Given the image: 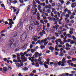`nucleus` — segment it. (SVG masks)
<instances>
[{"instance_id": "1", "label": "nucleus", "mask_w": 76, "mask_h": 76, "mask_svg": "<svg viewBox=\"0 0 76 76\" xmlns=\"http://www.w3.org/2000/svg\"><path fill=\"white\" fill-rule=\"evenodd\" d=\"M14 41V39H11L9 42V45L10 46L11 48H12V46L15 45V44H13Z\"/></svg>"}, {"instance_id": "2", "label": "nucleus", "mask_w": 76, "mask_h": 76, "mask_svg": "<svg viewBox=\"0 0 76 76\" xmlns=\"http://www.w3.org/2000/svg\"><path fill=\"white\" fill-rule=\"evenodd\" d=\"M24 21H25L23 19H21L20 20V23H22L20 24V25L19 26L20 29H21L23 28V24H22V23H23Z\"/></svg>"}, {"instance_id": "3", "label": "nucleus", "mask_w": 76, "mask_h": 76, "mask_svg": "<svg viewBox=\"0 0 76 76\" xmlns=\"http://www.w3.org/2000/svg\"><path fill=\"white\" fill-rule=\"evenodd\" d=\"M27 37L26 34H23L21 36V39L22 41H25Z\"/></svg>"}, {"instance_id": "4", "label": "nucleus", "mask_w": 76, "mask_h": 76, "mask_svg": "<svg viewBox=\"0 0 76 76\" xmlns=\"http://www.w3.org/2000/svg\"><path fill=\"white\" fill-rule=\"evenodd\" d=\"M30 25H31V26H33L34 28H36L35 26V23L33 21H31V24Z\"/></svg>"}, {"instance_id": "5", "label": "nucleus", "mask_w": 76, "mask_h": 76, "mask_svg": "<svg viewBox=\"0 0 76 76\" xmlns=\"http://www.w3.org/2000/svg\"><path fill=\"white\" fill-rule=\"evenodd\" d=\"M58 27H59V25L58 24H56L55 26H53V29L57 30V29H58Z\"/></svg>"}, {"instance_id": "6", "label": "nucleus", "mask_w": 76, "mask_h": 76, "mask_svg": "<svg viewBox=\"0 0 76 76\" xmlns=\"http://www.w3.org/2000/svg\"><path fill=\"white\" fill-rule=\"evenodd\" d=\"M8 69L6 67H4L3 68V73H5L6 72H7Z\"/></svg>"}, {"instance_id": "7", "label": "nucleus", "mask_w": 76, "mask_h": 76, "mask_svg": "<svg viewBox=\"0 0 76 76\" xmlns=\"http://www.w3.org/2000/svg\"><path fill=\"white\" fill-rule=\"evenodd\" d=\"M37 61H38V60L37 59H35V61L36 63V65H35V66H36V67H39V64H38V62H37Z\"/></svg>"}, {"instance_id": "8", "label": "nucleus", "mask_w": 76, "mask_h": 76, "mask_svg": "<svg viewBox=\"0 0 76 76\" xmlns=\"http://www.w3.org/2000/svg\"><path fill=\"white\" fill-rule=\"evenodd\" d=\"M29 30L30 31H31V30H32L33 29H35V27H33V26L30 25L29 27Z\"/></svg>"}, {"instance_id": "9", "label": "nucleus", "mask_w": 76, "mask_h": 76, "mask_svg": "<svg viewBox=\"0 0 76 76\" xmlns=\"http://www.w3.org/2000/svg\"><path fill=\"white\" fill-rule=\"evenodd\" d=\"M76 6V3H72L71 4V7L72 8H74Z\"/></svg>"}, {"instance_id": "10", "label": "nucleus", "mask_w": 76, "mask_h": 76, "mask_svg": "<svg viewBox=\"0 0 76 76\" xmlns=\"http://www.w3.org/2000/svg\"><path fill=\"white\" fill-rule=\"evenodd\" d=\"M35 54H34L33 55V57H35V58L37 57H38V54H39V53H38V52H35Z\"/></svg>"}, {"instance_id": "11", "label": "nucleus", "mask_w": 76, "mask_h": 76, "mask_svg": "<svg viewBox=\"0 0 76 76\" xmlns=\"http://www.w3.org/2000/svg\"><path fill=\"white\" fill-rule=\"evenodd\" d=\"M40 47L41 49H44V48H45V47L44 45H41Z\"/></svg>"}, {"instance_id": "12", "label": "nucleus", "mask_w": 76, "mask_h": 76, "mask_svg": "<svg viewBox=\"0 0 76 76\" xmlns=\"http://www.w3.org/2000/svg\"><path fill=\"white\" fill-rule=\"evenodd\" d=\"M31 51L32 53H34V51H36V49H31Z\"/></svg>"}, {"instance_id": "13", "label": "nucleus", "mask_w": 76, "mask_h": 76, "mask_svg": "<svg viewBox=\"0 0 76 76\" xmlns=\"http://www.w3.org/2000/svg\"><path fill=\"white\" fill-rule=\"evenodd\" d=\"M15 64H16V66H17L18 68H19V67H20L21 65H20V64L19 63H18L17 64L15 63Z\"/></svg>"}, {"instance_id": "14", "label": "nucleus", "mask_w": 76, "mask_h": 76, "mask_svg": "<svg viewBox=\"0 0 76 76\" xmlns=\"http://www.w3.org/2000/svg\"><path fill=\"white\" fill-rule=\"evenodd\" d=\"M43 65L46 68V69H48V66L47 64H44Z\"/></svg>"}, {"instance_id": "15", "label": "nucleus", "mask_w": 76, "mask_h": 76, "mask_svg": "<svg viewBox=\"0 0 76 76\" xmlns=\"http://www.w3.org/2000/svg\"><path fill=\"white\" fill-rule=\"evenodd\" d=\"M69 18L70 19H73L75 18V16L73 15H71L70 17H69Z\"/></svg>"}, {"instance_id": "16", "label": "nucleus", "mask_w": 76, "mask_h": 76, "mask_svg": "<svg viewBox=\"0 0 76 76\" xmlns=\"http://www.w3.org/2000/svg\"><path fill=\"white\" fill-rule=\"evenodd\" d=\"M63 16H64L62 14H61V17H60L61 19L59 20V22H61V20H63V19L62 18V17H63Z\"/></svg>"}, {"instance_id": "17", "label": "nucleus", "mask_w": 76, "mask_h": 76, "mask_svg": "<svg viewBox=\"0 0 76 76\" xmlns=\"http://www.w3.org/2000/svg\"><path fill=\"white\" fill-rule=\"evenodd\" d=\"M65 20L66 22L67 23H69V22H70V21L69 20L67 19V18H65Z\"/></svg>"}, {"instance_id": "18", "label": "nucleus", "mask_w": 76, "mask_h": 76, "mask_svg": "<svg viewBox=\"0 0 76 76\" xmlns=\"http://www.w3.org/2000/svg\"><path fill=\"white\" fill-rule=\"evenodd\" d=\"M41 30V28H39V27H37V31H39Z\"/></svg>"}, {"instance_id": "19", "label": "nucleus", "mask_w": 76, "mask_h": 76, "mask_svg": "<svg viewBox=\"0 0 76 76\" xmlns=\"http://www.w3.org/2000/svg\"><path fill=\"white\" fill-rule=\"evenodd\" d=\"M49 49L50 50H54V48L52 47H50V48H49Z\"/></svg>"}, {"instance_id": "20", "label": "nucleus", "mask_w": 76, "mask_h": 76, "mask_svg": "<svg viewBox=\"0 0 76 76\" xmlns=\"http://www.w3.org/2000/svg\"><path fill=\"white\" fill-rule=\"evenodd\" d=\"M40 42L41 40H39L37 41V42H36V44H39V43H40Z\"/></svg>"}, {"instance_id": "21", "label": "nucleus", "mask_w": 76, "mask_h": 76, "mask_svg": "<svg viewBox=\"0 0 76 76\" xmlns=\"http://www.w3.org/2000/svg\"><path fill=\"white\" fill-rule=\"evenodd\" d=\"M12 24H14V22L13 21H12L11 22H10L8 23V25H10Z\"/></svg>"}, {"instance_id": "22", "label": "nucleus", "mask_w": 76, "mask_h": 76, "mask_svg": "<svg viewBox=\"0 0 76 76\" xmlns=\"http://www.w3.org/2000/svg\"><path fill=\"white\" fill-rule=\"evenodd\" d=\"M48 9H52V7L51 6V5L50 4H49L48 5Z\"/></svg>"}, {"instance_id": "23", "label": "nucleus", "mask_w": 76, "mask_h": 76, "mask_svg": "<svg viewBox=\"0 0 76 76\" xmlns=\"http://www.w3.org/2000/svg\"><path fill=\"white\" fill-rule=\"evenodd\" d=\"M51 39H52V40H55V39H56V37L54 36L52 37Z\"/></svg>"}, {"instance_id": "24", "label": "nucleus", "mask_w": 76, "mask_h": 76, "mask_svg": "<svg viewBox=\"0 0 76 76\" xmlns=\"http://www.w3.org/2000/svg\"><path fill=\"white\" fill-rule=\"evenodd\" d=\"M73 54H74V52L71 51V52L70 53V56H72L73 55Z\"/></svg>"}, {"instance_id": "25", "label": "nucleus", "mask_w": 76, "mask_h": 76, "mask_svg": "<svg viewBox=\"0 0 76 76\" xmlns=\"http://www.w3.org/2000/svg\"><path fill=\"white\" fill-rule=\"evenodd\" d=\"M56 20V19L54 18H51L50 20H53L54 21V20Z\"/></svg>"}, {"instance_id": "26", "label": "nucleus", "mask_w": 76, "mask_h": 76, "mask_svg": "<svg viewBox=\"0 0 76 76\" xmlns=\"http://www.w3.org/2000/svg\"><path fill=\"white\" fill-rule=\"evenodd\" d=\"M68 13L69 14V15H72V13H71V11H70L68 10Z\"/></svg>"}, {"instance_id": "27", "label": "nucleus", "mask_w": 76, "mask_h": 76, "mask_svg": "<svg viewBox=\"0 0 76 76\" xmlns=\"http://www.w3.org/2000/svg\"><path fill=\"white\" fill-rule=\"evenodd\" d=\"M23 69L24 70H28V68H27V67H26L23 68Z\"/></svg>"}, {"instance_id": "28", "label": "nucleus", "mask_w": 76, "mask_h": 76, "mask_svg": "<svg viewBox=\"0 0 76 76\" xmlns=\"http://www.w3.org/2000/svg\"><path fill=\"white\" fill-rule=\"evenodd\" d=\"M20 50V48H18L15 50V51H19Z\"/></svg>"}, {"instance_id": "29", "label": "nucleus", "mask_w": 76, "mask_h": 76, "mask_svg": "<svg viewBox=\"0 0 76 76\" xmlns=\"http://www.w3.org/2000/svg\"><path fill=\"white\" fill-rule=\"evenodd\" d=\"M27 59H28V58L26 57L25 58V59L23 60V61H24V62H25V61H27Z\"/></svg>"}, {"instance_id": "30", "label": "nucleus", "mask_w": 76, "mask_h": 76, "mask_svg": "<svg viewBox=\"0 0 76 76\" xmlns=\"http://www.w3.org/2000/svg\"><path fill=\"white\" fill-rule=\"evenodd\" d=\"M55 51H58H58H60V49L57 48H55Z\"/></svg>"}, {"instance_id": "31", "label": "nucleus", "mask_w": 76, "mask_h": 76, "mask_svg": "<svg viewBox=\"0 0 76 76\" xmlns=\"http://www.w3.org/2000/svg\"><path fill=\"white\" fill-rule=\"evenodd\" d=\"M66 37H68L69 38H71V35L70 34H68L66 36Z\"/></svg>"}, {"instance_id": "32", "label": "nucleus", "mask_w": 76, "mask_h": 76, "mask_svg": "<svg viewBox=\"0 0 76 76\" xmlns=\"http://www.w3.org/2000/svg\"><path fill=\"white\" fill-rule=\"evenodd\" d=\"M74 41H75L71 40V42H70L71 44H74Z\"/></svg>"}, {"instance_id": "33", "label": "nucleus", "mask_w": 76, "mask_h": 76, "mask_svg": "<svg viewBox=\"0 0 76 76\" xmlns=\"http://www.w3.org/2000/svg\"><path fill=\"white\" fill-rule=\"evenodd\" d=\"M39 34L40 35V36H43V33H42V32H41L39 33Z\"/></svg>"}, {"instance_id": "34", "label": "nucleus", "mask_w": 76, "mask_h": 76, "mask_svg": "<svg viewBox=\"0 0 76 76\" xmlns=\"http://www.w3.org/2000/svg\"><path fill=\"white\" fill-rule=\"evenodd\" d=\"M48 13H50L51 12V10L50 9H48L47 10Z\"/></svg>"}, {"instance_id": "35", "label": "nucleus", "mask_w": 76, "mask_h": 76, "mask_svg": "<svg viewBox=\"0 0 76 76\" xmlns=\"http://www.w3.org/2000/svg\"><path fill=\"white\" fill-rule=\"evenodd\" d=\"M39 25V23L37 21H36V23L35 24V25H37L38 26Z\"/></svg>"}, {"instance_id": "36", "label": "nucleus", "mask_w": 76, "mask_h": 76, "mask_svg": "<svg viewBox=\"0 0 76 76\" xmlns=\"http://www.w3.org/2000/svg\"><path fill=\"white\" fill-rule=\"evenodd\" d=\"M43 42H46L47 41V38H46L45 39H43Z\"/></svg>"}, {"instance_id": "37", "label": "nucleus", "mask_w": 76, "mask_h": 76, "mask_svg": "<svg viewBox=\"0 0 76 76\" xmlns=\"http://www.w3.org/2000/svg\"><path fill=\"white\" fill-rule=\"evenodd\" d=\"M65 49H66V50L68 51V50H70V48H65Z\"/></svg>"}, {"instance_id": "38", "label": "nucleus", "mask_w": 76, "mask_h": 76, "mask_svg": "<svg viewBox=\"0 0 76 76\" xmlns=\"http://www.w3.org/2000/svg\"><path fill=\"white\" fill-rule=\"evenodd\" d=\"M1 7H5V6L3 4H1Z\"/></svg>"}, {"instance_id": "39", "label": "nucleus", "mask_w": 76, "mask_h": 76, "mask_svg": "<svg viewBox=\"0 0 76 76\" xmlns=\"http://www.w3.org/2000/svg\"><path fill=\"white\" fill-rule=\"evenodd\" d=\"M61 61H59L58 63V66H60V65H61Z\"/></svg>"}, {"instance_id": "40", "label": "nucleus", "mask_w": 76, "mask_h": 76, "mask_svg": "<svg viewBox=\"0 0 76 76\" xmlns=\"http://www.w3.org/2000/svg\"><path fill=\"white\" fill-rule=\"evenodd\" d=\"M67 42H71V39H68L67 40Z\"/></svg>"}, {"instance_id": "41", "label": "nucleus", "mask_w": 76, "mask_h": 76, "mask_svg": "<svg viewBox=\"0 0 76 76\" xmlns=\"http://www.w3.org/2000/svg\"><path fill=\"white\" fill-rule=\"evenodd\" d=\"M48 42H45L44 43V45H45V46H46V45H47V44H48Z\"/></svg>"}, {"instance_id": "42", "label": "nucleus", "mask_w": 76, "mask_h": 76, "mask_svg": "<svg viewBox=\"0 0 76 76\" xmlns=\"http://www.w3.org/2000/svg\"><path fill=\"white\" fill-rule=\"evenodd\" d=\"M72 38H73V39L74 40V41H75V40H76V38L75 36H73Z\"/></svg>"}, {"instance_id": "43", "label": "nucleus", "mask_w": 76, "mask_h": 76, "mask_svg": "<svg viewBox=\"0 0 76 76\" xmlns=\"http://www.w3.org/2000/svg\"><path fill=\"white\" fill-rule=\"evenodd\" d=\"M65 17H66V18H69V14H66V15H65Z\"/></svg>"}, {"instance_id": "44", "label": "nucleus", "mask_w": 76, "mask_h": 76, "mask_svg": "<svg viewBox=\"0 0 76 76\" xmlns=\"http://www.w3.org/2000/svg\"><path fill=\"white\" fill-rule=\"evenodd\" d=\"M52 7H54V6H55V3H52Z\"/></svg>"}, {"instance_id": "45", "label": "nucleus", "mask_w": 76, "mask_h": 76, "mask_svg": "<svg viewBox=\"0 0 76 76\" xmlns=\"http://www.w3.org/2000/svg\"><path fill=\"white\" fill-rule=\"evenodd\" d=\"M59 1L61 2V4H64V1L63 0H61V1Z\"/></svg>"}, {"instance_id": "46", "label": "nucleus", "mask_w": 76, "mask_h": 76, "mask_svg": "<svg viewBox=\"0 0 76 76\" xmlns=\"http://www.w3.org/2000/svg\"><path fill=\"white\" fill-rule=\"evenodd\" d=\"M52 12H54L56 11V10L54 8H52Z\"/></svg>"}, {"instance_id": "47", "label": "nucleus", "mask_w": 76, "mask_h": 76, "mask_svg": "<svg viewBox=\"0 0 76 76\" xmlns=\"http://www.w3.org/2000/svg\"><path fill=\"white\" fill-rule=\"evenodd\" d=\"M42 34H46V32H45V31L42 30Z\"/></svg>"}, {"instance_id": "48", "label": "nucleus", "mask_w": 76, "mask_h": 76, "mask_svg": "<svg viewBox=\"0 0 76 76\" xmlns=\"http://www.w3.org/2000/svg\"><path fill=\"white\" fill-rule=\"evenodd\" d=\"M57 64H58V63H57V62H55V63H54V66H57Z\"/></svg>"}, {"instance_id": "49", "label": "nucleus", "mask_w": 76, "mask_h": 76, "mask_svg": "<svg viewBox=\"0 0 76 76\" xmlns=\"http://www.w3.org/2000/svg\"><path fill=\"white\" fill-rule=\"evenodd\" d=\"M72 61H75V58H72Z\"/></svg>"}, {"instance_id": "50", "label": "nucleus", "mask_w": 76, "mask_h": 76, "mask_svg": "<svg viewBox=\"0 0 76 76\" xmlns=\"http://www.w3.org/2000/svg\"><path fill=\"white\" fill-rule=\"evenodd\" d=\"M20 3H23V0H19Z\"/></svg>"}, {"instance_id": "51", "label": "nucleus", "mask_w": 76, "mask_h": 76, "mask_svg": "<svg viewBox=\"0 0 76 76\" xmlns=\"http://www.w3.org/2000/svg\"><path fill=\"white\" fill-rule=\"evenodd\" d=\"M67 11H68V9H67V8H66L64 10V12H67Z\"/></svg>"}, {"instance_id": "52", "label": "nucleus", "mask_w": 76, "mask_h": 76, "mask_svg": "<svg viewBox=\"0 0 76 76\" xmlns=\"http://www.w3.org/2000/svg\"><path fill=\"white\" fill-rule=\"evenodd\" d=\"M50 26V24L48 23L47 24V28H49Z\"/></svg>"}, {"instance_id": "53", "label": "nucleus", "mask_w": 76, "mask_h": 76, "mask_svg": "<svg viewBox=\"0 0 76 76\" xmlns=\"http://www.w3.org/2000/svg\"><path fill=\"white\" fill-rule=\"evenodd\" d=\"M38 39L37 38H34L33 39L34 41L35 42H36L37 41Z\"/></svg>"}, {"instance_id": "54", "label": "nucleus", "mask_w": 76, "mask_h": 76, "mask_svg": "<svg viewBox=\"0 0 76 76\" xmlns=\"http://www.w3.org/2000/svg\"><path fill=\"white\" fill-rule=\"evenodd\" d=\"M55 35H57L56 37H58V33H55Z\"/></svg>"}, {"instance_id": "55", "label": "nucleus", "mask_w": 76, "mask_h": 76, "mask_svg": "<svg viewBox=\"0 0 76 76\" xmlns=\"http://www.w3.org/2000/svg\"><path fill=\"white\" fill-rule=\"evenodd\" d=\"M17 1H13L12 2V3L13 4H16V3H17Z\"/></svg>"}, {"instance_id": "56", "label": "nucleus", "mask_w": 76, "mask_h": 76, "mask_svg": "<svg viewBox=\"0 0 76 76\" xmlns=\"http://www.w3.org/2000/svg\"><path fill=\"white\" fill-rule=\"evenodd\" d=\"M37 72V71L36 70H33L32 71V73H35Z\"/></svg>"}, {"instance_id": "57", "label": "nucleus", "mask_w": 76, "mask_h": 76, "mask_svg": "<svg viewBox=\"0 0 76 76\" xmlns=\"http://www.w3.org/2000/svg\"><path fill=\"white\" fill-rule=\"evenodd\" d=\"M21 60H23V59H25V57L23 56V57H21Z\"/></svg>"}, {"instance_id": "58", "label": "nucleus", "mask_w": 76, "mask_h": 76, "mask_svg": "<svg viewBox=\"0 0 76 76\" xmlns=\"http://www.w3.org/2000/svg\"><path fill=\"white\" fill-rule=\"evenodd\" d=\"M72 61L71 60H69L68 61V63H71L72 62Z\"/></svg>"}, {"instance_id": "59", "label": "nucleus", "mask_w": 76, "mask_h": 76, "mask_svg": "<svg viewBox=\"0 0 76 76\" xmlns=\"http://www.w3.org/2000/svg\"><path fill=\"white\" fill-rule=\"evenodd\" d=\"M43 42H44L43 39L40 40V43L42 44H43Z\"/></svg>"}, {"instance_id": "60", "label": "nucleus", "mask_w": 76, "mask_h": 76, "mask_svg": "<svg viewBox=\"0 0 76 76\" xmlns=\"http://www.w3.org/2000/svg\"><path fill=\"white\" fill-rule=\"evenodd\" d=\"M58 48V45H56L55 46V49H56V48Z\"/></svg>"}, {"instance_id": "61", "label": "nucleus", "mask_w": 76, "mask_h": 76, "mask_svg": "<svg viewBox=\"0 0 76 76\" xmlns=\"http://www.w3.org/2000/svg\"><path fill=\"white\" fill-rule=\"evenodd\" d=\"M3 69H2L1 68H0V72H2L3 73Z\"/></svg>"}, {"instance_id": "62", "label": "nucleus", "mask_w": 76, "mask_h": 76, "mask_svg": "<svg viewBox=\"0 0 76 76\" xmlns=\"http://www.w3.org/2000/svg\"><path fill=\"white\" fill-rule=\"evenodd\" d=\"M60 44L61 45H63V44H64V42H60Z\"/></svg>"}, {"instance_id": "63", "label": "nucleus", "mask_w": 76, "mask_h": 76, "mask_svg": "<svg viewBox=\"0 0 76 76\" xmlns=\"http://www.w3.org/2000/svg\"><path fill=\"white\" fill-rule=\"evenodd\" d=\"M67 58L68 59H70L71 58V57H70V56H67Z\"/></svg>"}, {"instance_id": "64", "label": "nucleus", "mask_w": 76, "mask_h": 76, "mask_svg": "<svg viewBox=\"0 0 76 76\" xmlns=\"http://www.w3.org/2000/svg\"><path fill=\"white\" fill-rule=\"evenodd\" d=\"M57 40H58V42H61V39H59Z\"/></svg>"}]
</instances>
